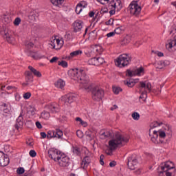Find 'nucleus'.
Listing matches in <instances>:
<instances>
[{"instance_id":"obj_1","label":"nucleus","mask_w":176,"mask_h":176,"mask_svg":"<svg viewBox=\"0 0 176 176\" xmlns=\"http://www.w3.org/2000/svg\"><path fill=\"white\" fill-rule=\"evenodd\" d=\"M160 126V123L154 121L151 123L149 125V132L148 135L151 137V142L155 144H163L166 143V137L168 135H170V129L168 126H165L162 129H159V131L154 130L155 128Z\"/></svg>"},{"instance_id":"obj_2","label":"nucleus","mask_w":176,"mask_h":176,"mask_svg":"<svg viewBox=\"0 0 176 176\" xmlns=\"http://www.w3.org/2000/svg\"><path fill=\"white\" fill-rule=\"evenodd\" d=\"M68 76L78 82L81 89H84L87 91H90L92 89L91 84L89 82V77L84 71L78 69H71L68 71Z\"/></svg>"},{"instance_id":"obj_3","label":"nucleus","mask_w":176,"mask_h":176,"mask_svg":"<svg viewBox=\"0 0 176 176\" xmlns=\"http://www.w3.org/2000/svg\"><path fill=\"white\" fill-rule=\"evenodd\" d=\"M129 142V136H122L120 133H115L114 137L109 141V149L105 151L107 155H112L113 151L119 146L125 145Z\"/></svg>"},{"instance_id":"obj_4","label":"nucleus","mask_w":176,"mask_h":176,"mask_svg":"<svg viewBox=\"0 0 176 176\" xmlns=\"http://www.w3.org/2000/svg\"><path fill=\"white\" fill-rule=\"evenodd\" d=\"M175 172H176V169L174 163L167 161L159 166L158 176H172Z\"/></svg>"},{"instance_id":"obj_5","label":"nucleus","mask_w":176,"mask_h":176,"mask_svg":"<svg viewBox=\"0 0 176 176\" xmlns=\"http://www.w3.org/2000/svg\"><path fill=\"white\" fill-rule=\"evenodd\" d=\"M130 61V56L127 54H123L116 58L115 63L118 67H124L129 65Z\"/></svg>"},{"instance_id":"obj_6","label":"nucleus","mask_w":176,"mask_h":176,"mask_svg":"<svg viewBox=\"0 0 176 176\" xmlns=\"http://www.w3.org/2000/svg\"><path fill=\"white\" fill-rule=\"evenodd\" d=\"M64 45V40L63 38H58L56 36L50 38L48 46L51 49H55V50H60Z\"/></svg>"},{"instance_id":"obj_7","label":"nucleus","mask_w":176,"mask_h":176,"mask_svg":"<svg viewBox=\"0 0 176 176\" xmlns=\"http://www.w3.org/2000/svg\"><path fill=\"white\" fill-rule=\"evenodd\" d=\"M122 1L121 0H116L111 1L110 4H109V8L111 10L109 11L110 14L114 15L115 12L120 11L122 10Z\"/></svg>"},{"instance_id":"obj_8","label":"nucleus","mask_w":176,"mask_h":176,"mask_svg":"<svg viewBox=\"0 0 176 176\" xmlns=\"http://www.w3.org/2000/svg\"><path fill=\"white\" fill-rule=\"evenodd\" d=\"M151 87V85L148 82H140V99H143V100H146V93L150 91Z\"/></svg>"},{"instance_id":"obj_9","label":"nucleus","mask_w":176,"mask_h":176,"mask_svg":"<svg viewBox=\"0 0 176 176\" xmlns=\"http://www.w3.org/2000/svg\"><path fill=\"white\" fill-rule=\"evenodd\" d=\"M129 12L131 15L137 16L141 12V6L137 1H133L129 6Z\"/></svg>"},{"instance_id":"obj_10","label":"nucleus","mask_w":176,"mask_h":176,"mask_svg":"<svg viewBox=\"0 0 176 176\" xmlns=\"http://www.w3.org/2000/svg\"><path fill=\"white\" fill-rule=\"evenodd\" d=\"M126 76L129 77H134V76H142L144 75V69L142 67L135 69L134 70L127 69L125 72Z\"/></svg>"},{"instance_id":"obj_11","label":"nucleus","mask_w":176,"mask_h":176,"mask_svg":"<svg viewBox=\"0 0 176 176\" xmlns=\"http://www.w3.org/2000/svg\"><path fill=\"white\" fill-rule=\"evenodd\" d=\"M104 96V91L102 90V89L100 88H95L92 91V98L93 100L96 102H100V100H102Z\"/></svg>"},{"instance_id":"obj_12","label":"nucleus","mask_w":176,"mask_h":176,"mask_svg":"<svg viewBox=\"0 0 176 176\" xmlns=\"http://www.w3.org/2000/svg\"><path fill=\"white\" fill-rule=\"evenodd\" d=\"M55 162L58 163L60 167H68L70 165V158L67 155H62V157H58V158L52 159Z\"/></svg>"},{"instance_id":"obj_13","label":"nucleus","mask_w":176,"mask_h":176,"mask_svg":"<svg viewBox=\"0 0 176 176\" xmlns=\"http://www.w3.org/2000/svg\"><path fill=\"white\" fill-rule=\"evenodd\" d=\"M138 166V161L137 157L135 155H129L127 157V167L129 170H134Z\"/></svg>"},{"instance_id":"obj_14","label":"nucleus","mask_w":176,"mask_h":176,"mask_svg":"<svg viewBox=\"0 0 176 176\" xmlns=\"http://www.w3.org/2000/svg\"><path fill=\"white\" fill-rule=\"evenodd\" d=\"M76 100V96L74 94H68L67 95L63 96L60 99H59L60 102H62L63 104H66L69 106L71 103H73Z\"/></svg>"},{"instance_id":"obj_15","label":"nucleus","mask_w":176,"mask_h":176,"mask_svg":"<svg viewBox=\"0 0 176 176\" xmlns=\"http://www.w3.org/2000/svg\"><path fill=\"white\" fill-rule=\"evenodd\" d=\"M64 133L63 131L56 129L55 131L51 130L48 131L47 133V139L50 140L52 138H57V139H62Z\"/></svg>"},{"instance_id":"obj_16","label":"nucleus","mask_w":176,"mask_h":176,"mask_svg":"<svg viewBox=\"0 0 176 176\" xmlns=\"http://www.w3.org/2000/svg\"><path fill=\"white\" fill-rule=\"evenodd\" d=\"M48 156L51 160L57 159L58 157H62V156H66V154L58 151L57 148H51L48 150Z\"/></svg>"},{"instance_id":"obj_17","label":"nucleus","mask_w":176,"mask_h":176,"mask_svg":"<svg viewBox=\"0 0 176 176\" xmlns=\"http://www.w3.org/2000/svg\"><path fill=\"white\" fill-rule=\"evenodd\" d=\"M13 32L9 30H4L1 32V34L10 44H12L14 41V38L12 36Z\"/></svg>"},{"instance_id":"obj_18","label":"nucleus","mask_w":176,"mask_h":176,"mask_svg":"<svg viewBox=\"0 0 176 176\" xmlns=\"http://www.w3.org/2000/svg\"><path fill=\"white\" fill-rule=\"evenodd\" d=\"M116 133H119L118 132H115L113 133L112 131H108L106 129H102L99 133V137L101 140H106L109 137H114Z\"/></svg>"},{"instance_id":"obj_19","label":"nucleus","mask_w":176,"mask_h":176,"mask_svg":"<svg viewBox=\"0 0 176 176\" xmlns=\"http://www.w3.org/2000/svg\"><path fill=\"white\" fill-rule=\"evenodd\" d=\"M166 47L169 52L176 51V36L167 41Z\"/></svg>"},{"instance_id":"obj_20","label":"nucleus","mask_w":176,"mask_h":176,"mask_svg":"<svg viewBox=\"0 0 176 176\" xmlns=\"http://www.w3.org/2000/svg\"><path fill=\"white\" fill-rule=\"evenodd\" d=\"M23 116H24V112H21V113H19L18 118L16 119V123L15 124V129H16V130L18 131H20L21 129H22L23 125L24 124V122H23L24 119Z\"/></svg>"},{"instance_id":"obj_21","label":"nucleus","mask_w":176,"mask_h":176,"mask_svg":"<svg viewBox=\"0 0 176 176\" xmlns=\"http://www.w3.org/2000/svg\"><path fill=\"white\" fill-rule=\"evenodd\" d=\"M87 5L88 4L86 1L80 2L78 4H77L75 8V12H76V14L79 15L80 12H82V10L87 8Z\"/></svg>"},{"instance_id":"obj_22","label":"nucleus","mask_w":176,"mask_h":176,"mask_svg":"<svg viewBox=\"0 0 176 176\" xmlns=\"http://www.w3.org/2000/svg\"><path fill=\"white\" fill-rule=\"evenodd\" d=\"M9 164V158L4 156V153L0 151V166L5 167Z\"/></svg>"},{"instance_id":"obj_23","label":"nucleus","mask_w":176,"mask_h":176,"mask_svg":"<svg viewBox=\"0 0 176 176\" xmlns=\"http://www.w3.org/2000/svg\"><path fill=\"white\" fill-rule=\"evenodd\" d=\"M84 25V23L82 21L77 20L74 23V28L75 32H80L82 31V26Z\"/></svg>"},{"instance_id":"obj_24","label":"nucleus","mask_w":176,"mask_h":176,"mask_svg":"<svg viewBox=\"0 0 176 176\" xmlns=\"http://www.w3.org/2000/svg\"><path fill=\"white\" fill-rule=\"evenodd\" d=\"M46 108L50 110L52 113H56L60 111V109H58V106L56 103L49 104L46 106Z\"/></svg>"},{"instance_id":"obj_25","label":"nucleus","mask_w":176,"mask_h":176,"mask_svg":"<svg viewBox=\"0 0 176 176\" xmlns=\"http://www.w3.org/2000/svg\"><path fill=\"white\" fill-rule=\"evenodd\" d=\"M139 82V79H129L124 81V85L129 87H133L136 83Z\"/></svg>"},{"instance_id":"obj_26","label":"nucleus","mask_w":176,"mask_h":176,"mask_svg":"<svg viewBox=\"0 0 176 176\" xmlns=\"http://www.w3.org/2000/svg\"><path fill=\"white\" fill-rule=\"evenodd\" d=\"M82 54V51L80 50L72 52L70 53V55H69L68 59L72 60L76 57H78L79 56H81Z\"/></svg>"},{"instance_id":"obj_27","label":"nucleus","mask_w":176,"mask_h":176,"mask_svg":"<svg viewBox=\"0 0 176 176\" xmlns=\"http://www.w3.org/2000/svg\"><path fill=\"white\" fill-rule=\"evenodd\" d=\"M54 85H55V87L63 89L64 87L66 85V82L62 79H59V80H57L56 82H55Z\"/></svg>"},{"instance_id":"obj_28","label":"nucleus","mask_w":176,"mask_h":176,"mask_svg":"<svg viewBox=\"0 0 176 176\" xmlns=\"http://www.w3.org/2000/svg\"><path fill=\"white\" fill-rule=\"evenodd\" d=\"M75 121H76L77 123H78V124L80 125L81 126H82L83 128H86L87 126H88V122L82 120V118H80L79 117L76 118Z\"/></svg>"},{"instance_id":"obj_29","label":"nucleus","mask_w":176,"mask_h":176,"mask_svg":"<svg viewBox=\"0 0 176 176\" xmlns=\"http://www.w3.org/2000/svg\"><path fill=\"white\" fill-rule=\"evenodd\" d=\"M89 164H90V159L89 157H85V158L82 160V162H81V166L83 169H85L89 166Z\"/></svg>"},{"instance_id":"obj_30","label":"nucleus","mask_w":176,"mask_h":176,"mask_svg":"<svg viewBox=\"0 0 176 176\" xmlns=\"http://www.w3.org/2000/svg\"><path fill=\"white\" fill-rule=\"evenodd\" d=\"M28 68H29V70H30L31 72L33 73V74H34L35 76L38 78L42 76V74L40 73V72L37 71L33 67L29 66Z\"/></svg>"},{"instance_id":"obj_31","label":"nucleus","mask_w":176,"mask_h":176,"mask_svg":"<svg viewBox=\"0 0 176 176\" xmlns=\"http://www.w3.org/2000/svg\"><path fill=\"white\" fill-rule=\"evenodd\" d=\"M50 1L53 6L56 7L62 6L63 3H64V0H50Z\"/></svg>"},{"instance_id":"obj_32","label":"nucleus","mask_w":176,"mask_h":176,"mask_svg":"<svg viewBox=\"0 0 176 176\" xmlns=\"http://www.w3.org/2000/svg\"><path fill=\"white\" fill-rule=\"evenodd\" d=\"M31 57L34 60H40L45 58L44 56H41L38 52H34L31 54Z\"/></svg>"},{"instance_id":"obj_33","label":"nucleus","mask_w":176,"mask_h":176,"mask_svg":"<svg viewBox=\"0 0 176 176\" xmlns=\"http://www.w3.org/2000/svg\"><path fill=\"white\" fill-rule=\"evenodd\" d=\"M164 67H166V65H164V62L163 61H158L155 62V69H162L163 68H164Z\"/></svg>"},{"instance_id":"obj_34","label":"nucleus","mask_w":176,"mask_h":176,"mask_svg":"<svg viewBox=\"0 0 176 176\" xmlns=\"http://www.w3.org/2000/svg\"><path fill=\"white\" fill-rule=\"evenodd\" d=\"M49 118H50V114L49 112L44 111L41 113V118L44 119L45 120H48Z\"/></svg>"},{"instance_id":"obj_35","label":"nucleus","mask_w":176,"mask_h":176,"mask_svg":"<svg viewBox=\"0 0 176 176\" xmlns=\"http://www.w3.org/2000/svg\"><path fill=\"white\" fill-rule=\"evenodd\" d=\"M27 111L29 113L34 116L36 113V108L34 106L30 105L28 107H27Z\"/></svg>"},{"instance_id":"obj_36","label":"nucleus","mask_w":176,"mask_h":176,"mask_svg":"<svg viewBox=\"0 0 176 176\" xmlns=\"http://www.w3.org/2000/svg\"><path fill=\"white\" fill-rule=\"evenodd\" d=\"M93 50L97 54H102V48L100 45H95Z\"/></svg>"},{"instance_id":"obj_37","label":"nucleus","mask_w":176,"mask_h":176,"mask_svg":"<svg viewBox=\"0 0 176 176\" xmlns=\"http://www.w3.org/2000/svg\"><path fill=\"white\" fill-rule=\"evenodd\" d=\"M96 66H100L102 65V64H104V59L102 57H98V58H96Z\"/></svg>"},{"instance_id":"obj_38","label":"nucleus","mask_w":176,"mask_h":176,"mask_svg":"<svg viewBox=\"0 0 176 176\" xmlns=\"http://www.w3.org/2000/svg\"><path fill=\"white\" fill-rule=\"evenodd\" d=\"M124 28L122 26H120V27H118L116 29H115L114 32H114L117 34H122V32H124Z\"/></svg>"},{"instance_id":"obj_39","label":"nucleus","mask_w":176,"mask_h":176,"mask_svg":"<svg viewBox=\"0 0 176 176\" xmlns=\"http://www.w3.org/2000/svg\"><path fill=\"white\" fill-rule=\"evenodd\" d=\"M72 152L73 153H74L75 155H80V148H78V146H73Z\"/></svg>"},{"instance_id":"obj_40","label":"nucleus","mask_w":176,"mask_h":176,"mask_svg":"<svg viewBox=\"0 0 176 176\" xmlns=\"http://www.w3.org/2000/svg\"><path fill=\"white\" fill-rule=\"evenodd\" d=\"M122 91V88L119 87H113V93H114V94L118 95L119 93Z\"/></svg>"},{"instance_id":"obj_41","label":"nucleus","mask_w":176,"mask_h":176,"mask_svg":"<svg viewBox=\"0 0 176 176\" xmlns=\"http://www.w3.org/2000/svg\"><path fill=\"white\" fill-rule=\"evenodd\" d=\"M57 65L63 68L68 67V63L65 60L58 61Z\"/></svg>"},{"instance_id":"obj_42","label":"nucleus","mask_w":176,"mask_h":176,"mask_svg":"<svg viewBox=\"0 0 176 176\" xmlns=\"http://www.w3.org/2000/svg\"><path fill=\"white\" fill-rule=\"evenodd\" d=\"M132 118L135 121H138L140 119V115L138 112H134L132 113Z\"/></svg>"},{"instance_id":"obj_43","label":"nucleus","mask_w":176,"mask_h":176,"mask_svg":"<svg viewBox=\"0 0 176 176\" xmlns=\"http://www.w3.org/2000/svg\"><path fill=\"white\" fill-rule=\"evenodd\" d=\"M170 21H165L162 22V25L164 28H170Z\"/></svg>"},{"instance_id":"obj_44","label":"nucleus","mask_w":176,"mask_h":176,"mask_svg":"<svg viewBox=\"0 0 176 176\" xmlns=\"http://www.w3.org/2000/svg\"><path fill=\"white\" fill-rule=\"evenodd\" d=\"M88 64L89 65H94L96 66V58H91L90 60H88Z\"/></svg>"},{"instance_id":"obj_45","label":"nucleus","mask_w":176,"mask_h":176,"mask_svg":"<svg viewBox=\"0 0 176 176\" xmlns=\"http://www.w3.org/2000/svg\"><path fill=\"white\" fill-rule=\"evenodd\" d=\"M31 97V93L30 92H26L23 94V98H24L25 100H28Z\"/></svg>"},{"instance_id":"obj_46","label":"nucleus","mask_w":176,"mask_h":176,"mask_svg":"<svg viewBox=\"0 0 176 176\" xmlns=\"http://www.w3.org/2000/svg\"><path fill=\"white\" fill-rule=\"evenodd\" d=\"M129 43H130V36H126L123 38V44L126 45L129 44Z\"/></svg>"},{"instance_id":"obj_47","label":"nucleus","mask_w":176,"mask_h":176,"mask_svg":"<svg viewBox=\"0 0 176 176\" xmlns=\"http://www.w3.org/2000/svg\"><path fill=\"white\" fill-rule=\"evenodd\" d=\"M76 135L79 138H82L84 137V133L80 130L76 131Z\"/></svg>"},{"instance_id":"obj_48","label":"nucleus","mask_w":176,"mask_h":176,"mask_svg":"<svg viewBox=\"0 0 176 176\" xmlns=\"http://www.w3.org/2000/svg\"><path fill=\"white\" fill-rule=\"evenodd\" d=\"M26 144L28 146H34V140L32 139H29L28 140L26 141Z\"/></svg>"},{"instance_id":"obj_49","label":"nucleus","mask_w":176,"mask_h":176,"mask_svg":"<svg viewBox=\"0 0 176 176\" xmlns=\"http://www.w3.org/2000/svg\"><path fill=\"white\" fill-rule=\"evenodd\" d=\"M21 23V19L20 18H15L14 21L13 22V24L14 25L18 26Z\"/></svg>"},{"instance_id":"obj_50","label":"nucleus","mask_w":176,"mask_h":176,"mask_svg":"<svg viewBox=\"0 0 176 176\" xmlns=\"http://www.w3.org/2000/svg\"><path fill=\"white\" fill-rule=\"evenodd\" d=\"M24 168H19L18 169H16V173H18L19 175L24 174Z\"/></svg>"},{"instance_id":"obj_51","label":"nucleus","mask_w":176,"mask_h":176,"mask_svg":"<svg viewBox=\"0 0 176 176\" xmlns=\"http://www.w3.org/2000/svg\"><path fill=\"white\" fill-rule=\"evenodd\" d=\"M151 53H154L155 55L160 56V57H163L164 54L161 52L158 51H151Z\"/></svg>"},{"instance_id":"obj_52","label":"nucleus","mask_w":176,"mask_h":176,"mask_svg":"<svg viewBox=\"0 0 176 176\" xmlns=\"http://www.w3.org/2000/svg\"><path fill=\"white\" fill-rule=\"evenodd\" d=\"M72 38V36L70 33H67L65 35V40H66V41H70Z\"/></svg>"},{"instance_id":"obj_53","label":"nucleus","mask_w":176,"mask_h":176,"mask_svg":"<svg viewBox=\"0 0 176 176\" xmlns=\"http://www.w3.org/2000/svg\"><path fill=\"white\" fill-rule=\"evenodd\" d=\"M114 23V19H109V21H107V22H105V25H113V24Z\"/></svg>"},{"instance_id":"obj_54","label":"nucleus","mask_w":176,"mask_h":176,"mask_svg":"<svg viewBox=\"0 0 176 176\" xmlns=\"http://www.w3.org/2000/svg\"><path fill=\"white\" fill-rule=\"evenodd\" d=\"M29 155H30L31 157H34L36 156V153L34 150H31L29 151Z\"/></svg>"},{"instance_id":"obj_55","label":"nucleus","mask_w":176,"mask_h":176,"mask_svg":"<svg viewBox=\"0 0 176 176\" xmlns=\"http://www.w3.org/2000/svg\"><path fill=\"white\" fill-rule=\"evenodd\" d=\"M97 2H99V3H101V5H106L109 3V0H96Z\"/></svg>"},{"instance_id":"obj_56","label":"nucleus","mask_w":176,"mask_h":176,"mask_svg":"<svg viewBox=\"0 0 176 176\" xmlns=\"http://www.w3.org/2000/svg\"><path fill=\"white\" fill-rule=\"evenodd\" d=\"M14 98H15V101H16V102H19L21 100V96L19 94H15Z\"/></svg>"},{"instance_id":"obj_57","label":"nucleus","mask_w":176,"mask_h":176,"mask_svg":"<svg viewBox=\"0 0 176 176\" xmlns=\"http://www.w3.org/2000/svg\"><path fill=\"white\" fill-rule=\"evenodd\" d=\"M100 163L101 166H104V155H100Z\"/></svg>"},{"instance_id":"obj_58","label":"nucleus","mask_w":176,"mask_h":176,"mask_svg":"<svg viewBox=\"0 0 176 176\" xmlns=\"http://www.w3.org/2000/svg\"><path fill=\"white\" fill-rule=\"evenodd\" d=\"M35 126H36L37 129H42V124H41L40 122L37 121L35 122Z\"/></svg>"},{"instance_id":"obj_59","label":"nucleus","mask_w":176,"mask_h":176,"mask_svg":"<svg viewBox=\"0 0 176 176\" xmlns=\"http://www.w3.org/2000/svg\"><path fill=\"white\" fill-rule=\"evenodd\" d=\"M58 57H52V58H51L50 60V63H56V61H58Z\"/></svg>"},{"instance_id":"obj_60","label":"nucleus","mask_w":176,"mask_h":176,"mask_svg":"<svg viewBox=\"0 0 176 176\" xmlns=\"http://www.w3.org/2000/svg\"><path fill=\"white\" fill-rule=\"evenodd\" d=\"M115 34H116V32H109V33H107V36L109 37V38L113 37V36H115Z\"/></svg>"},{"instance_id":"obj_61","label":"nucleus","mask_w":176,"mask_h":176,"mask_svg":"<svg viewBox=\"0 0 176 176\" xmlns=\"http://www.w3.org/2000/svg\"><path fill=\"white\" fill-rule=\"evenodd\" d=\"M25 45H26V47H34V43H32V42L26 43V44H25Z\"/></svg>"},{"instance_id":"obj_62","label":"nucleus","mask_w":176,"mask_h":176,"mask_svg":"<svg viewBox=\"0 0 176 176\" xmlns=\"http://www.w3.org/2000/svg\"><path fill=\"white\" fill-rule=\"evenodd\" d=\"M41 138L44 139V138H47V134L45 132H41Z\"/></svg>"},{"instance_id":"obj_63","label":"nucleus","mask_w":176,"mask_h":176,"mask_svg":"<svg viewBox=\"0 0 176 176\" xmlns=\"http://www.w3.org/2000/svg\"><path fill=\"white\" fill-rule=\"evenodd\" d=\"M116 166V162L112 161L110 162V167H114Z\"/></svg>"},{"instance_id":"obj_64","label":"nucleus","mask_w":176,"mask_h":176,"mask_svg":"<svg viewBox=\"0 0 176 176\" xmlns=\"http://www.w3.org/2000/svg\"><path fill=\"white\" fill-rule=\"evenodd\" d=\"M4 21L5 22H6L7 23H10V19H9L8 16H4Z\"/></svg>"}]
</instances>
